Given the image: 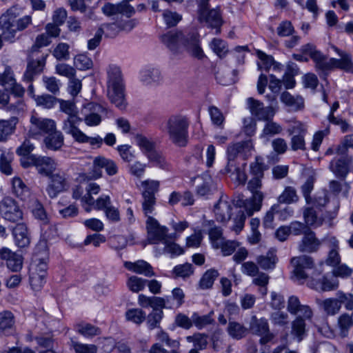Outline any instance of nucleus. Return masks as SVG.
I'll return each instance as SVG.
<instances>
[{
  "mask_svg": "<svg viewBox=\"0 0 353 353\" xmlns=\"http://www.w3.org/2000/svg\"><path fill=\"white\" fill-rule=\"evenodd\" d=\"M232 201L227 195H221L217 203L214 205V212L217 221L226 223L232 215Z\"/></svg>",
  "mask_w": 353,
  "mask_h": 353,
  "instance_id": "nucleus-23",
  "label": "nucleus"
},
{
  "mask_svg": "<svg viewBox=\"0 0 353 353\" xmlns=\"http://www.w3.org/2000/svg\"><path fill=\"white\" fill-rule=\"evenodd\" d=\"M219 276V272L214 269H210L205 272L201 279L199 285L202 289L210 288L216 277Z\"/></svg>",
  "mask_w": 353,
  "mask_h": 353,
  "instance_id": "nucleus-58",
  "label": "nucleus"
},
{
  "mask_svg": "<svg viewBox=\"0 0 353 353\" xmlns=\"http://www.w3.org/2000/svg\"><path fill=\"white\" fill-rule=\"evenodd\" d=\"M332 48L340 56L341 59H327L316 47L307 43L301 47L303 53L308 54L315 63L317 70L325 72L334 68H340L348 72H353V62L349 54L340 50L335 46Z\"/></svg>",
  "mask_w": 353,
  "mask_h": 353,
  "instance_id": "nucleus-1",
  "label": "nucleus"
},
{
  "mask_svg": "<svg viewBox=\"0 0 353 353\" xmlns=\"http://www.w3.org/2000/svg\"><path fill=\"white\" fill-rule=\"evenodd\" d=\"M350 163V159L345 156H341L331 161L330 170L337 176L345 178L349 172Z\"/></svg>",
  "mask_w": 353,
  "mask_h": 353,
  "instance_id": "nucleus-29",
  "label": "nucleus"
},
{
  "mask_svg": "<svg viewBox=\"0 0 353 353\" xmlns=\"http://www.w3.org/2000/svg\"><path fill=\"white\" fill-rule=\"evenodd\" d=\"M185 294L183 291L180 288H174L172 290V298H160L156 297V322L158 319H161L163 317V311L159 310L157 312V307H167L172 308L175 307H179L184 302Z\"/></svg>",
  "mask_w": 353,
  "mask_h": 353,
  "instance_id": "nucleus-15",
  "label": "nucleus"
},
{
  "mask_svg": "<svg viewBox=\"0 0 353 353\" xmlns=\"http://www.w3.org/2000/svg\"><path fill=\"white\" fill-rule=\"evenodd\" d=\"M82 119L79 117H71L70 120H65L63 130L66 134L72 135L74 139L81 143L88 142V136L77 127Z\"/></svg>",
  "mask_w": 353,
  "mask_h": 353,
  "instance_id": "nucleus-24",
  "label": "nucleus"
},
{
  "mask_svg": "<svg viewBox=\"0 0 353 353\" xmlns=\"http://www.w3.org/2000/svg\"><path fill=\"white\" fill-rule=\"evenodd\" d=\"M316 303L319 308L328 316H334L339 313L341 308L339 299H316Z\"/></svg>",
  "mask_w": 353,
  "mask_h": 353,
  "instance_id": "nucleus-31",
  "label": "nucleus"
},
{
  "mask_svg": "<svg viewBox=\"0 0 353 353\" xmlns=\"http://www.w3.org/2000/svg\"><path fill=\"white\" fill-rule=\"evenodd\" d=\"M320 244V241L316 238L314 232L307 230L299 245V250L301 252H313L319 249Z\"/></svg>",
  "mask_w": 353,
  "mask_h": 353,
  "instance_id": "nucleus-28",
  "label": "nucleus"
},
{
  "mask_svg": "<svg viewBox=\"0 0 353 353\" xmlns=\"http://www.w3.org/2000/svg\"><path fill=\"white\" fill-rule=\"evenodd\" d=\"M125 316L128 321L139 325L145 321L146 314L142 310L132 308L125 312Z\"/></svg>",
  "mask_w": 353,
  "mask_h": 353,
  "instance_id": "nucleus-57",
  "label": "nucleus"
},
{
  "mask_svg": "<svg viewBox=\"0 0 353 353\" xmlns=\"http://www.w3.org/2000/svg\"><path fill=\"white\" fill-rule=\"evenodd\" d=\"M291 263L294 267V276L299 281L305 279L308 276L307 272L314 266L312 258L305 255L292 258Z\"/></svg>",
  "mask_w": 353,
  "mask_h": 353,
  "instance_id": "nucleus-21",
  "label": "nucleus"
},
{
  "mask_svg": "<svg viewBox=\"0 0 353 353\" xmlns=\"http://www.w3.org/2000/svg\"><path fill=\"white\" fill-rule=\"evenodd\" d=\"M48 177L50 181L46 191L52 199L57 197L59 193L67 190L70 187L68 176L63 171L52 172Z\"/></svg>",
  "mask_w": 353,
  "mask_h": 353,
  "instance_id": "nucleus-12",
  "label": "nucleus"
},
{
  "mask_svg": "<svg viewBox=\"0 0 353 353\" xmlns=\"http://www.w3.org/2000/svg\"><path fill=\"white\" fill-rule=\"evenodd\" d=\"M247 103L251 114L259 120L268 121L272 119L277 110L272 105L264 107L262 102L252 97L247 99Z\"/></svg>",
  "mask_w": 353,
  "mask_h": 353,
  "instance_id": "nucleus-18",
  "label": "nucleus"
},
{
  "mask_svg": "<svg viewBox=\"0 0 353 353\" xmlns=\"http://www.w3.org/2000/svg\"><path fill=\"white\" fill-rule=\"evenodd\" d=\"M163 19L168 26H175L181 19V14L176 12L165 10L163 12Z\"/></svg>",
  "mask_w": 353,
  "mask_h": 353,
  "instance_id": "nucleus-64",
  "label": "nucleus"
},
{
  "mask_svg": "<svg viewBox=\"0 0 353 353\" xmlns=\"http://www.w3.org/2000/svg\"><path fill=\"white\" fill-rule=\"evenodd\" d=\"M210 0H197V19L205 26L215 29L216 34L221 33V26L224 23L223 12L219 6L211 8Z\"/></svg>",
  "mask_w": 353,
  "mask_h": 353,
  "instance_id": "nucleus-6",
  "label": "nucleus"
},
{
  "mask_svg": "<svg viewBox=\"0 0 353 353\" xmlns=\"http://www.w3.org/2000/svg\"><path fill=\"white\" fill-rule=\"evenodd\" d=\"M169 139L179 147H185L188 141L189 122L183 116L170 117L166 125Z\"/></svg>",
  "mask_w": 353,
  "mask_h": 353,
  "instance_id": "nucleus-8",
  "label": "nucleus"
},
{
  "mask_svg": "<svg viewBox=\"0 0 353 353\" xmlns=\"http://www.w3.org/2000/svg\"><path fill=\"white\" fill-rule=\"evenodd\" d=\"M282 130L283 128L281 125L273 121L272 119H269L264 125L261 137H265L279 134Z\"/></svg>",
  "mask_w": 353,
  "mask_h": 353,
  "instance_id": "nucleus-59",
  "label": "nucleus"
},
{
  "mask_svg": "<svg viewBox=\"0 0 353 353\" xmlns=\"http://www.w3.org/2000/svg\"><path fill=\"white\" fill-rule=\"evenodd\" d=\"M302 175L306 178V181L301 186V192L305 200V203H311L314 200V195L310 196L314 189V183L316 180V172L311 168H305L303 170Z\"/></svg>",
  "mask_w": 353,
  "mask_h": 353,
  "instance_id": "nucleus-26",
  "label": "nucleus"
},
{
  "mask_svg": "<svg viewBox=\"0 0 353 353\" xmlns=\"http://www.w3.org/2000/svg\"><path fill=\"white\" fill-rule=\"evenodd\" d=\"M143 211L147 218L145 228L147 230V240L150 244L154 243V218L153 210L154 205V181L145 180L141 182Z\"/></svg>",
  "mask_w": 353,
  "mask_h": 353,
  "instance_id": "nucleus-4",
  "label": "nucleus"
},
{
  "mask_svg": "<svg viewBox=\"0 0 353 353\" xmlns=\"http://www.w3.org/2000/svg\"><path fill=\"white\" fill-rule=\"evenodd\" d=\"M59 99L50 94H43L35 97V101L38 106L50 109L54 107Z\"/></svg>",
  "mask_w": 353,
  "mask_h": 353,
  "instance_id": "nucleus-62",
  "label": "nucleus"
},
{
  "mask_svg": "<svg viewBox=\"0 0 353 353\" xmlns=\"http://www.w3.org/2000/svg\"><path fill=\"white\" fill-rule=\"evenodd\" d=\"M184 48L194 57L201 59L205 54L199 46V39L196 34L188 35L186 41V46Z\"/></svg>",
  "mask_w": 353,
  "mask_h": 353,
  "instance_id": "nucleus-38",
  "label": "nucleus"
},
{
  "mask_svg": "<svg viewBox=\"0 0 353 353\" xmlns=\"http://www.w3.org/2000/svg\"><path fill=\"white\" fill-rule=\"evenodd\" d=\"M280 99L291 111H299L304 108V99L300 95H292L288 92H283Z\"/></svg>",
  "mask_w": 353,
  "mask_h": 353,
  "instance_id": "nucleus-32",
  "label": "nucleus"
},
{
  "mask_svg": "<svg viewBox=\"0 0 353 353\" xmlns=\"http://www.w3.org/2000/svg\"><path fill=\"white\" fill-rule=\"evenodd\" d=\"M47 57V54L35 53L34 50H32L31 54L28 58L27 67L22 77L23 82H32L42 73Z\"/></svg>",
  "mask_w": 353,
  "mask_h": 353,
  "instance_id": "nucleus-9",
  "label": "nucleus"
},
{
  "mask_svg": "<svg viewBox=\"0 0 353 353\" xmlns=\"http://www.w3.org/2000/svg\"><path fill=\"white\" fill-rule=\"evenodd\" d=\"M309 285L318 291H331L338 288L339 281L336 278L324 276L315 283L311 281Z\"/></svg>",
  "mask_w": 353,
  "mask_h": 353,
  "instance_id": "nucleus-36",
  "label": "nucleus"
},
{
  "mask_svg": "<svg viewBox=\"0 0 353 353\" xmlns=\"http://www.w3.org/2000/svg\"><path fill=\"white\" fill-rule=\"evenodd\" d=\"M30 208L31 212L35 219L41 221L43 224L48 223L49 219L48 215L43 204L41 202L35 199L32 201Z\"/></svg>",
  "mask_w": 353,
  "mask_h": 353,
  "instance_id": "nucleus-47",
  "label": "nucleus"
},
{
  "mask_svg": "<svg viewBox=\"0 0 353 353\" xmlns=\"http://www.w3.org/2000/svg\"><path fill=\"white\" fill-rule=\"evenodd\" d=\"M94 167L95 170L97 168H104L106 173L110 176H113L118 172V168L114 161L101 157L95 158L94 160Z\"/></svg>",
  "mask_w": 353,
  "mask_h": 353,
  "instance_id": "nucleus-42",
  "label": "nucleus"
},
{
  "mask_svg": "<svg viewBox=\"0 0 353 353\" xmlns=\"http://www.w3.org/2000/svg\"><path fill=\"white\" fill-rule=\"evenodd\" d=\"M329 197L326 190L317 192L314 194V200L306 203L303 210V219L307 226L319 227L324 221V210L328 203Z\"/></svg>",
  "mask_w": 353,
  "mask_h": 353,
  "instance_id": "nucleus-5",
  "label": "nucleus"
},
{
  "mask_svg": "<svg viewBox=\"0 0 353 353\" xmlns=\"http://www.w3.org/2000/svg\"><path fill=\"white\" fill-rule=\"evenodd\" d=\"M48 260L49 259L47 258H41L40 256L33 255L30 271H35L37 274L47 276Z\"/></svg>",
  "mask_w": 353,
  "mask_h": 353,
  "instance_id": "nucleus-45",
  "label": "nucleus"
},
{
  "mask_svg": "<svg viewBox=\"0 0 353 353\" xmlns=\"http://www.w3.org/2000/svg\"><path fill=\"white\" fill-rule=\"evenodd\" d=\"M228 334L234 339L239 340L245 337L248 333V329L242 324L236 321H229L227 328Z\"/></svg>",
  "mask_w": 353,
  "mask_h": 353,
  "instance_id": "nucleus-46",
  "label": "nucleus"
},
{
  "mask_svg": "<svg viewBox=\"0 0 353 353\" xmlns=\"http://www.w3.org/2000/svg\"><path fill=\"white\" fill-rule=\"evenodd\" d=\"M69 346L74 353H97V347L94 344H85L70 339Z\"/></svg>",
  "mask_w": 353,
  "mask_h": 353,
  "instance_id": "nucleus-50",
  "label": "nucleus"
},
{
  "mask_svg": "<svg viewBox=\"0 0 353 353\" xmlns=\"http://www.w3.org/2000/svg\"><path fill=\"white\" fill-rule=\"evenodd\" d=\"M330 250L326 259V263L328 265L335 267L340 264L341 256L339 254V241L335 237H330L328 239Z\"/></svg>",
  "mask_w": 353,
  "mask_h": 353,
  "instance_id": "nucleus-39",
  "label": "nucleus"
},
{
  "mask_svg": "<svg viewBox=\"0 0 353 353\" xmlns=\"http://www.w3.org/2000/svg\"><path fill=\"white\" fill-rule=\"evenodd\" d=\"M19 16V10L16 7L9 8L0 17V30L2 31L3 40L12 43L16 37V23Z\"/></svg>",
  "mask_w": 353,
  "mask_h": 353,
  "instance_id": "nucleus-10",
  "label": "nucleus"
},
{
  "mask_svg": "<svg viewBox=\"0 0 353 353\" xmlns=\"http://www.w3.org/2000/svg\"><path fill=\"white\" fill-rule=\"evenodd\" d=\"M14 319L12 313L9 311H4L0 313V330L5 335L12 334L14 329Z\"/></svg>",
  "mask_w": 353,
  "mask_h": 353,
  "instance_id": "nucleus-35",
  "label": "nucleus"
},
{
  "mask_svg": "<svg viewBox=\"0 0 353 353\" xmlns=\"http://www.w3.org/2000/svg\"><path fill=\"white\" fill-rule=\"evenodd\" d=\"M291 334L298 342H301L306 336V322L302 321L300 317L295 318L292 322Z\"/></svg>",
  "mask_w": 353,
  "mask_h": 353,
  "instance_id": "nucleus-44",
  "label": "nucleus"
},
{
  "mask_svg": "<svg viewBox=\"0 0 353 353\" xmlns=\"http://www.w3.org/2000/svg\"><path fill=\"white\" fill-rule=\"evenodd\" d=\"M135 19L129 20H118L112 23H104L98 28L101 30L102 35L108 38H115L121 31L129 32L137 25Z\"/></svg>",
  "mask_w": 353,
  "mask_h": 353,
  "instance_id": "nucleus-11",
  "label": "nucleus"
},
{
  "mask_svg": "<svg viewBox=\"0 0 353 353\" xmlns=\"http://www.w3.org/2000/svg\"><path fill=\"white\" fill-rule=\"evenodd\" d=\"M212 314L213 312H212L208 314L200 316L198 313L194 312L192 315V325H194L199 330H201L212 324L213 323Z\"/></svg>",
  "mask_w": 353,
  "mask_h": 353,
  "instance_id": "nucleus-56",
  "label": "nucleus"
},
{
  "mask_svg": "<svg viewBox=\"0 0 353 353\" xmlns=\"http://www.w3.org/2000/svg\"><path fill=\"white\" fill-rule=\"evenodd\" d=\"M252 149L253 144L251 141L230 144L227 149L228 163L223 173L231 174L239 183H245L247 180L244 171L246 163H243L240 165L238 160L242 158L245 161L250 155Z\"/></svg>",
  "mask_w": 353,
  "mask_h": 353,
  "instance_id": "nucleus-2",
  "label": "nucleus"
},
{
  "mask_svg": "<svg viewBox=\"0 0 353 353\" xmlns=\"http://www.w3.org/2000/svg\"><path fill=\"white\" fill-rule=\"evenodd\" d=\"M33 163L37 172L46 176H50L57 168V163L49 157L36 155V158L33 159Z\"/></svg>",
  "mask_w": 353,
  "mask_h": 353,
  "instance_id": "nucleus-27",
  "label": "nucleus"
},
{
  "mask_svg": "<svg viewBox=\"0 0 353 353\" xmlns=\"http://www.w3.org/2000/svg\"><path fill=\"white\" fill-rule=\"evenodd\" d=\"M17 123L18 118L16 117H11L7 120H0V142L6 141L8 137L14 133Z\"/></svg>",
  "mask_w": 353,
  "mask_h": 353,
  "instance_id": "nucleus-34",
  "label": "nucleus"
},
{
  "mask_svg": "<svg viewBox=\"0 0 353 353\" xmlns=\"http://www.w3.org/2000/svg\"><path fill=\"white\" fill-rule=\"evenodd\" d=\"M210 47L220 58L225 57L228 52V48L226 42L221 39H213L210 43Z\"/></svg>",
  "mask_w": 353,
  "mask_h": 353,
  "instance_id": "nucleus-55",
  "label": "nucleus"
},
{
  "mask_svg": "<svg viewBox=\"0 0 353 353\" xmlns=\"http://www.w3.org/2000/svg\"><path fill=\"white\" fill-rule=\"evenodd\" d=\"M46 276L37 274L35 271L29 273V281L32 289L34 291L40 290L46 283Z\"/></svg>",
  "mask_w": 353,
  "mask_h": 353,
  "instance_id": "nucleus-61",
  "label": "nucleus"
},
{
  "mask_svg": "<svg viewBox=\"0 0 353 353\" xmlns=\"http://www.w3.org/2000/svg\"><path fill=\"white\" fill-rule=\"evenodd\" d=\"M105 112V108L96 103H88L83 106L81 114L84 116L82 121L88 126H97L101 122V114Z\"/></svg>",
  "mask_w": 353,
  "mask_h": 353,
  "instance_id": "nucleus-20",
  "label": "nucleus"
},
{
  "mask_svg": "<svg viewBox=\"0 0 353 353\" xmlns=\"http://www.w3.org/2000/svg\"><path fill=\"white\" fill-rule=\"evenodd\" d=\"M44 141L48 149L57 150L60 149L63 144V136L61 132L57 131L55 128L54 131L48 134Z\"/></svg>",
  "mask_w": 353,
  "mask_h": 353,
  "instance_id": "nucleus-41",
  "label": "nucleus"
},
{
  "mask_svg": "<svg viewBox=\"0 0 353 353\" xmlns=\"http://www.w3.org/2000/svg\"><path fill=\"white\" fill-rule=\"evenodd\" d=\"M277 259L274 251H269L266 255H261L257 257L256 262L263 270L274 269Z\"/></svg>",
  "mask_w": 353,
  "mask_h": 353,
  "instance_id": "nucleus-49",
  "label": "nucleus"
},
{
  "mask_svg": "<svg viewBox=\"0 0 353 353\" xmlns=\"http://www.w3.org/2000/svg\"><path fill=\"white\" fill-rule=\"evenodd\" d=\"M123 265L129 271L145 276H151L154 274L152 266L143 260H138L135 262L125 261Z\"/></svg>",
  "mask_w": 353,
  "mask_h": 353,
  "instance_id": "nucleus-30",
  "label": "nucleus"
},
{
  "mask_svg": "<svg viewBox=\"0 0 353 353\" xmlns=\"http://www.w3.org/2000/svg\"><path fill=\"white\" fill-rule=\"evenodd\" d=\"M287 310L290 314L296 315V318L300 317L304 322L311 321L313 318L314 314L312 308L307 305L301 304L296 296H291L288 298Z\"/></svg>",
  "mask_w": 353,
  "mask_h": 353,
  "instance_id": "nucleus-16",
  "label": "nucleus"
},
{
  "mask_svg": "<svg viewBox=\"0 0 353 353\" xmlns=\"http://www.w3.org/2000/svg\"><path fill=\"white\" fill-rule=\"evenodd\" d=\"M252 283L259 286V292L265 296L268 294L267 285L269 283L270 276L264 272H258V274L254 276Z\"/></svg>",
  "mask_w": 353,
  "mask_h": 353,
  "instance_id": "nucleus-54",
  "label": "nucleus"
},
{
  "mask_svg": "<svg viewBox=\"0 0 353 353\" xmlns=\"http://www.w3.org/2000/svg\"><path fill=\"white\" fill-rule=\"evenodd\" d=\"M146 284L148 285L150 291L154 293V280L148 281L137 276H131L127 281L128 287L133 292H139L142 290Z\"/></svg>",
  "mask_w": 353,
  "mask_h": 353,
  "instance_id": "nucleus-33",
  "label": "nucleus"
},
{
  "mask_svg": "<svg viewBox=\"0 0 353 353\" xmlns=\"http://www.w3.org/2000/svg\"><path fill=\"white\" fill-rule=\"evenodd\" d=\"M14 242L17 247L25 248L30 244V235L27 225L23 223H17L12 229Z\"/></svg>",
  "mask_w": 353,
  "mask_h": 353,
  "instance_id": "nucleus-25",
  "label": "nucleus"
},
{
  "mask_svg": "<svg viewBox=\"0 0 353 353\" xmlns=\"http://www.w3.org/2000/svg\"><path fill=\"white\" fill-rule=\"evenodd\" d=\"M263 197V194L261 191H256L249 199H244L243 196H239L235 204L239 208H244L245 214L251 216L255 212L261 210Z\"/></svg>",
  "mask_w": 353,
  "mask_h": 353,
  "instance_id": "nucleus-19",
  "label": "nucleus"
},
{
  "mask_svg": "<svg viewBox=\"0 0 353 353\" xmlns=\"http://www.w3.org/2000/svg\"><path fill=\"white\" fill-rule=\"evenodd\" d=\"M28 133L30 136L48 134L54 131L56 123L54 120L39 117L37 114L31 116Z\"/></svg>",
  "mask_w": 353,
  "mask_h": 353,
  "instance_id": "nucleus-13",
  "label": "nucleus"
},
{
  "mask_svg": "<svg viewBox=\"0 0 353 353\" xmlns=\"http://www.w3.org/2000/svg\"><path fill=\"white\" fill-rule=\"evenodd\" d=\"M211 121L216 127L223 129L224 127L225 117L223 113L215 106H210L208 109Z\"/></svg>",
  "mask_w": 353,
  "mask_h": 353,
  "instance_id": "nucleus-60",
  "label": "nucleus"
},
{
  "mask_svg": "<svg viewBox=\"0 0 353 353\" xmlns=\"http://www.w3.org/2000/svg\"><path fill=\"white\" fill-rule=\"evenodd\" d=\"M75 330L85 338H92L101 334L99 327L86 322L77 323L75 325Z\"/></svg>",
  "mask_w": 353,
  "mask_h": 353,
  "instance_id": "nucleus-40",
  "label": "nucleus"
},
{
  "mask_svg": "<svg viewBox=\"0 0 353 353\" xmlns=\"http://www.w3.org/2000/svg\"><path fill=\"white\" fill-rule=\"evenodd\" d=\"M108 96L110 101L118 108H125V83L121 68L110 64L106 68Z\"/></svg>",
  "mask_w": 353,
  "mask_h": 353,
  "instance_id": "nucleus-3",
  "label": "nucleus"
},
{
  "mask_svg": "<svg viewBox=\"0 0 353 353\" xmlns=\"http://www.w3.org/2000/svg\"><path fill=\"white\" fill-rule=\"evenodd\" d=\"M353 326L352 319L349 317V314L343 313L341 314L337 319V327L339 334L342 337L347 336L350 329Z\"/></svg>",
  "mask_w": 353,
  "mask_h": 353,
  "instance_id": "nucleus-51",
  "label": "nucleus"
},
{
  "mask_svg": "<svg viewBox=\"0 0 353 353\" xmlns=\"http://www.w3.org/2000/svg\"><path fill=\"white\" fill-rule=\"evenodd\" d=\"M0 213L6 221L17 223L23 219V214L17 203L10 197H4L1 201Z\"/></svg>",
  "mask_w": 353,
  "mask_h": 353,
  "instance_id": "nucleus-14",
  "label": "nucleus"
},
{
  "mask_svg": "<svg viewBox=\"0 0 353 353\" xmlns=\"http://www.w3.org/2000/svg\"><path fill=\"white\" fill-rule=\"evenodd\" d=\"M250 328L253 334L261 336L260 343L261 344L271 341L274 337V334L270 330L269 323L265 318L258 319L252 316Z\"/></svg>",
  "mask_w": 353,
  "mask_h": 353,
  "instance_id": "nucleus-17",
  "label": "nucleus"
},
{
  "mask_svg": "<svg viewBox=\"0 0 353 353\" xmlns=\"http://www.w3.org/2000/svg\"><path fill=\"white\" fill-rule=\"evenodd\" d=\"M12 193L20 200H27L30 194L29 188L19 177H14L12 181Z\"/></svg>",
  "mask_w": 353,
  "mask_h": 353,
  "instance_id": "nucleus-37",
  "label": "nucleus"
},
{
  "mask_svg": "<svg viewBox=\"0 0 353 353\" xmlns=\"http://www.w3.org/2000/svg\"><path fill=\"white\" fill-rule=\"evenodd\" d=\"M187 37L181 31H170L161 37V40L172 52H177L186 46Z\"/></svg>",
  "mask_w": 353,
  "mask_h": 353,
  "instance_id": "nucleus-22",
  "label": "nucleus"
},
{
  "mask_svg": "<svg viewBox=\"0 0 353 353\" xmlns=\"http://www.w3.org/2000/svg\"><path fill=\"white\" fill-rule=\"evenodd\" d=\"M176 239V234H169L168 229L160 225L156 221V251L159 253H168L171 257L183 254L184 248L172 241Z\"/></svg>",
  "mask_w": 353,
  "mask_h": 353,
  "instance_id": "nucleus-7",
  "label": "nucleus"
},
{
  "mask_svg": "<svg viewBox=\"0 0 353 353\" xmlns=\"http://www.w3.org/2000/svg\"><path fill=\"white\" fill-rule=\"evenodd\" d=\"M256 54L259 58L257 66L259 70L268 71L272 66L274 69L278 68L272 56L267 55L261 50H258Z\"/></svg>",
  "mask_w": 353,
  "mask_h": 353,
  "instance_id": "nucleus-48",
  "label": "nucleus"
},
{
  "mask_svg": "<svg viewBox=\"0 0 353 353\" xmlns=\"http://www.w3.org/2000/svg\"><path fill=\"white\" fill-rule=\"evenodd\" d=\"M205 225H208L210 228L208 232L209 238L212 247L217 249L219 244L224 240L222 236V230L220 228L215 226L213 221H206L205 223Z\"/></svg>",
  "mask_w": 353,
  "mask_h": 353,
  "instance_id": "nucleus-43",
  "label": "nucleus"
},
{
  "mask_svg": "<svg viewBox=\"0 0 353 353\" xmlns=\"http://www.w3.org/2000/svg\"><path fill=\"white\" fill-rule=\"evenodd\" d=\"M240 243L236 241H225L223 240L219 244L217 249H221L223 256L231 255L239 247Z\"/></svg>",
  "mask_w": 353,
  "mask_h": 353,
  "instance_id": "nucleus-63",
  "label": "nucleus"
},
{
  "mask_svg": "<svg viewBox=\"0 0 353 353\" xmlns=\"http://www.w3.org/2000/svg\"><path fill=\"white\" fill-rule=\"evenodd\" d=\"M299 196L294 188L286 187L283 192L279 195L278 201L281 203L290 204L299 201Z\"/></svg>",
  "mask_w": 353,
  "mask_h": 353,
  "instance_id": "nucleus-52",
  "label": "nucleus"
},
{
  "mask_svg": "<svg viewBox=\"0 0 353 353\" xmlns=\"http://www.w3.org/2000/svg\"><path fill=\"white\" fill-rule=\"evenodd\" d=\"M208 336L203 333H195L192 336H186V341L189 343H193L194 349L204 350L208 345Z\"/></svg>",
  "mask_w": 353,
  "mask_h": 353,
  "instance_id": "nucleus-53",
  "label": "nucleus"
}]
</instances>
